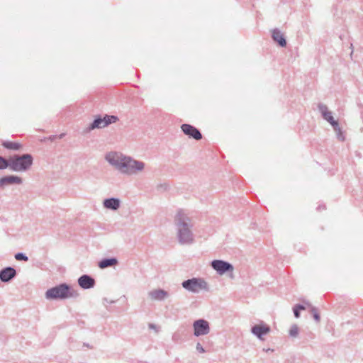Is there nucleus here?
Here are the masks:
<instances>
[{"instance_id":"obj_1","label":"nucleus","mask_w":363,"mask_h":363,"mask_svg":"<svg viewBox=\"0 0 363 363\" xmlns=\"http://www.w3.org/2000/svg\"><path fill=\"white\" fill-rule=\"evenodd\" d=\"M177 238L180 245H191L194 242V223L184 210L179 209L174 219Z\"/></svg>"},{"instance_id":"obj_2","label":"nucleus","mask_w":363,"mask_h":363,"mask_svg":"<svg viewBox=\"0 0 363 363\" xmlns=\"http://www.w3.org/2000/svg\"><path fill=\"white\" fill-rule=\"evenodd\" d=\"M79 294L78 291L67 283H60L51 287L48 289L45 294V297L48 300L76 298L79 297Z\"/></svg>"},{"instance_id":"obj_3","label":"nucleus","mask_w":363,"mask_h":363,"mask_svg":"<svg viewBox=\"0 0 363 363\" xmlns=\"http://www.w3.org/2000/svg\"><path fill=\"white\" fill-rule=\"evenodd\" d=\"M33 160L30 153L15 154L6 158V168L14 172H25L30 169Z\"/></svg>"},{"instance_id":"obj_4","label":"nucleus","mask_w":363,"mask_h":363,"mask_svg":"<svg viewBox=\"0 0 363 363\" xmlns=\"http://www.w3.org/2000/svg\"><path fill=\"white\" fill-rule=\"evenodd\" d=\"M119 121V118L115 115L105 114L104 116L97 115L94 117V121L83 130L82 133L86 134L94 129H101L115 123Z\"/></svg>"},{"instance_id":"obj_5","label":"nucleus","mask_w":363,"mask_h":363,"mask_svg":"<svg viewBox=\"0 0 363 363\" xmlns=\"http://www.w3.org/2000/svg\"><path fill=\"white\" fill-rule=\"evenodd\" d=\"M145 168V163L142 161L136 160L131 157L125 156L123 157L121 172L127 174H135L141 172Z\"/></svg>"},{"instance_id":"obj_6","label":"nucleus","mask_w":363,"mask_h":363,"mask_svg":"<svg viewBox=\"0 0 363 363\" xmlns=\"http://www.w3.org/2000/svg\"><path fill=\"white\" fill-rule=\"evenodd\" d=\"M182 286L186 291L192 293H199L200 290L208 291V285L207 282L197 277H193L184 280L182 283Z\"/></svg>"},{"instance_id":"obj_7","label":"nucleus","mask_w":363,"mask_h":363,"mask_svg":"<svg viewBox=\"0 0 363 363\" xmlns=\"http://www.w3.org/2000/svg\"><path fill=\"white\" fill-rule=\"evenodd\" d=\"M211 266L220 275H223L229 272H233L234 269L231 263L222 259L213 260L211 263Z\"/></svg>"},{"instance_id":"obj_8","label":"nucleus","mask_w":363,"mask_h":363,"mask_svg":"<svg viewBox=\"0 0 363 363\" xmlns=\"http://www.w3.org/2000/svg\"><path fill=\"white\" fill-rule=\"evenodd\" d=\"M194 335L196 337L205 335L209 333L210 326L207 320L204 319H198L193 323Z\"/></svg>"},{"instance_id":"obj_9","label":"nucleus","mask_w":363,"mask_h":363,"mask_svg":"<svg viewBox=\"0 0 363 363\" xmlns=\"http://www.w3.org/2000/svg\"><path fill=\"white\" fill-rule=\"evenodd\" d=\"M181 130L183 133L189 138H192L196 140H199L202 138L201 131L192 125L184 123L181 125Z\"/></svg>"},{"instance_id":"obj_10","label":"nucleus","mask_w":363,"mask_h":363,"mask_svg":"<svg viewBox=\"0 0 363 363\" xmlns=\"http://www.w3.org/2000/svg\"><path fill=\"white\" fill-rule=\"evenodd\" d=\"M23 179L17 175H6L0 177V189H4L6 186L11 184H21Z\"/></svg>"},{"instance_id":"obj_11","label":"nucleus","mask_w":363,"mask_h":363,"mask_svg":"<svg viewBox=\"0 0 363 363\" xmlns=\"http://www.w3.org/2000/svg\"><path fill=\"white\" fill-rule=\"evenodd\" d=\"M269 332L270 327L264 323L255 325L251 328V333L259 340H262L263 337Z\"/></svg>"},{"instance_id":"obj_12","label":"nucleus","mask_w":363,"mask_h":363,"mask_svg":"<svg viewBox=\"0 0 363 363\" xmlns=\"http://www.w3.org/2000/svg\"><path fill=\"white\" fill-rule=\"evenodd\" d=\"M124 155H118L116 153L106 154L105 159L112 166L121 172Z\"/></svg>"},{"instance_id":"obj_13","label":"nucleus","mask_w":363,"mask_h":363,"mask_svg":"<svg viewBox=\"0 0 363 363\" xmlns=\"http://www.w3.org/2000/svg\"><path fill=\"white\" fill-rule=\"evenodd\" d=\"M78 285L84 290L92 289L95 286V279L89 274H83L77 279Z\"/></svg>"},{"instance_id":"obj_14","label":"nucleus","mask_w":363,"mask_h":363,"mask_svg":"<svg viewBox=\"0 0 363 363\" xmlns=\"http://www.w3.org/2000/svg\"><path fill=\"white\" fill-rule=\"evenodd\" d=\"M16 276V271L13 267H6L0 270V280L7 283Z\"/></svg>"},{"instance_id":"obj_15","label":"nucleus","mask_w":363,"mask_h":363,"mask_svg":"<svg viewBox=\"0 0 363 363\" xmlns=\"http://www.w3.org/2000/svg\"><path fill=\"white\" fill-rule=\"evenodd\" d=\"M318 108L319 111L321 113L323 118L325 121H327L333 127L337 125L338 121L334 119L332 112L328 111V107L325 105L319 104L318 105Z\"/></svg>"},{"instance_id":"obj_16","label":"nucleus","mask_w":363,"mask_h":363,"mask_svg":"<svg viewBox=\"0 0 363 363\" xmlns=\"http://www.w3.org/2000/svg\"><path fill=\"white\" fill-rule=\"evenodd\" d=\"M272 38L281 48H285L287 42L284 35L279 28H274L272 30Z\"/></svg>"},{"instance_id":"obj_17","label":"nucleus","mask_w":363,"mask_h":363,"mask_svg":"<svg viewBox=\"0 0 363 363\" xmlns=\"http://www.w3.org/2000/svg\"><path fill=\"white\" fill-rule=\"evenodd\" d=\"M104 206L110 210H118L121 205V201L118 198L111 197L104 200Z\"/></svg>"},{"instance_id":"obj_18","label":"nucleus","mask_w":363,"mask_h":363,"mask_svg":"<svg viewBox=\"0 0 363 363\" xmlns=\"http://www.w3.org/2000/svg\"><path fill=\"white\" fill-rule=\"evenodd\" d=\"M118 263V259L116 257H106L101 259L98 266L100 269H106L108 267H113Z\"/></svg>"},{"instance_id":"obj_19","label":"nucleus","mask_w":363,"mask_h":363,"mask_svg":"<svg viewBox=\"0 0 363 363\" xmlns=\"http://www.w3.org/2000/svg\"><path fill=\"white\" fill-rule=\"evenodd\" d=\"M149 296L152 300L163 301L168 296V293L164 289H155L149 293Z\"/></svg>"},{"instance_id":"obj_20","label":"nucleus","mask_w":363,"mask_h":363,"mask_svg":"<svg viewBox=\"0 0 363 363\" xmlns=\"http://www.w3.org/2000/svg\"><path fill=\"white\" fill-rule=\"evenodd\" d=\"M1 145L6 150L13 151H19L22 148V144L18 142L11 140H3Z\"/></svg>"},{"instance_id":"obj_21","label":"nucleus","mask_w":363,"mask_h":363,"mask_svg":"<svg viewBox=\"0 0 363 363\" xmlns=\"http://www.w3.org/2000/svg\"><path fill=\"white\" fill-rule=\"evenodd\" d=\"M333 130H334V131L335 133L337 138L340 141H342V142L345 141V136L344 135L343 131L342 130L341 128L339 125V123H337L336 126H333Z\"/></svg>"},{"instance_id":"obj_22","label":"nucleus","mask_w":363,"mask_h":363,"mask_svg":"<svg viewBox=\"0 0 363 363\" xmlns=\"http://www.w3.org/2000/svg\"><path fill=\"white\" fill-rule=\"evenodd\" d=\"M306 309V306L303 304H296L293 308V312L295 318H298L300 317L301 311H303Z\"/></svg>"},{"instance_id":"obj_23","label":"nucleus","mask_w":363,"mask_h":363,"mask_svg":"<svg viewBox=\"0 0 363 363\" xmlns=\"http://www.w3.org/2000/svg\"><path fill=\"white\" fill-rule=\"evenodd\" d=\"M306 304L311 307V313L315 322H319L320 320V316L318 313V309L315 307L312 306L308 302H306Z\"/></svg>"},{"instance_id":"obj_24","label":"nucleus","mask_w":363,"mask_h":363,"mask_svg":"<svg viewBox=\"0 0 363 363\" xmlns=\"http://www.w3.org/2000/svg\"><path fill=\"white\" fill-rule=\"evenodd\" d=\"M299 329L297 325L294 324L291 326L289 329V336L291 337H296L298 335Z\"/></svg>"},{"instance_id":"obj_25","label":"nucleus","mask_w":363,"mask_h":363,"mask_svg":"<svg viewBox=\"0 0 363 363\" xmlns=\"http://www.w3.org/2000/svg\"><path fill=\"white\" fill-rule=\"evenodd\" d=\"M15 259L18 261H25L27 262L28 260V256L23 252H18L15 255Z\"/></svg>"},{"instance_id":"obj_26","label":"nucleus","mask_w":363,"mask_h":363,"mask_svg":"<svg viewBox=\"0 0 363 363\" xmlns=\"http://www.w3.org/2000/svg\"><path fill=\"white\" fill-rule=\"evenodd\" d=\"M6 157L0 155V170L6 169Z\"/></svg>"},{"instance_id":"obj_27","label":"nucleus","mask_w":363,"mask_h":363,"mask_svg":"<svg viewBox=\"0 0 363 363\" xmlns=\"http://www.w3.org/2000/svg\"><path fill=\"white\" fill-rule=\"evenodd\" d=\"M196 349L199 353H204L206 352L205 349L200 342H197L196 345Z\"/></svg>"},{"instance_id":"obj_28","label":"nucleus","mask_w":363,"mask_h":363,"mask_svg":"<svg viewBox=\"0 0 363 363\" xmlns=\"http://www.w3.org/2000/svg\"><path fill=\"white\" fill-rule=\"evenodd\" d=\"M325 205H319L318 207H317V210L318 211H322V210H325Z\"/></svg>"},{"instance_id":"obj_29","label":"nucleus","mask_w":363,"mask_h":363,"mask_svg":"<svg viewBox=\"0 0 363 363\" xmlns=\"http://www.w3.org/2000/svg\"><path fill=\"white\" fill-rule=\"evenodd\" d=\"M149 328H152V329H155L156 328L155 325L152 324V323H150L149 324Z\"/></svg>"},{"instance_id":"obj_30","label":"nucleus","mask_w":363,"mask_h":363,"mask_svg":"<svg viewBox=\"0 0 363 363\" xmlns=\"http://www.w3.org/2000/svg\"><path fill=\"white\" fill-rule=\"evenodd\" d=\"M160 186H161V187H162V188H164V189H167V185L166 184H162V185H161Z\"/></svg>"},{"instance_id":"obj_31","label":"nucleus","mask_w":363,"mask_h":363,"mask_svg":"<svg viewBox=\"0 0 363 363\" xmlns=\"http://www.w3.org/2000/svg\"><path fill=\"white\" fill-rule=\"evenodd\" d=\"M65 136V133H62L59 135L60 138H62Z\"/></svg>"},{"instance_id":"obj_32","label":"nucleus","mask_w":363,"mask_h":363,"mask_svg":"<svg viewBox=\"0 0 363 363\" xmlns=\"http://www.w3.org/2000/svg\"><path fill=\"white\" fill-rule=\"evenodd\" d=\"M55 137V135L51 136V137H50V140H52Z\"/></svg>"}]
</instances>
